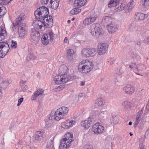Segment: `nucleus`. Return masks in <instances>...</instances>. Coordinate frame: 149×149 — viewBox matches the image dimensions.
<instances>
[{
    "mask_svg": "<svg viewBox=\"0 0 149 149\" xmlns=\"http://www.w3.org/2000/svg\"><path fill=\"white\" fill-rule=\"evenodd\" d=\"M24 14H20L16 18L15 20V22L14 24L16 25H20L19 26L18 29V32L20 37L22 38H24L26 34V31L25 28L22 26L25 25L24 24L22 23L24 19Z\"/></svg>",
    "mask_w": 149,
    "mask_h": 149,
    "instance_id": "nucleus-1",
    "label": "nucleus"
},
{
    "mask_svg": "<svg viewBox=\"0 0 149 149\" xmlns=\"http://www.w3.org/2000/svg\"><path fill=\"white\" fill-rule=\"evenodd\" d=\"M93 66V64L92 62L88 60H84L79 63L78 67L80 72L86 73L92 70Z\"/></svg>",
    "mask_w": 149,
    "mask_h": 149,
    "instance_id": "nucleus-2",
    "label": "nucleus"
},
{
    "mask_svg": "<svg viewBox=\"0 0 149 149\" xmlns=\"http://www.w3.org/2000/svg\"><path fill=\"white\" fill-rule=\"evenodd\" d=\"M68 111V107L64 106L56 110L53 118L55 120L59 121L66 116Z\"/></svg>",
    "mask_w": 149,
    "mask_h": 149,
    "instance_id": "nucleus-3",
    "label": "nucleus"
},
{
    "mask_svg": "<svg viewBox=\"0 0 149 149\" xmlns=\"http://www.w3.org/2000/svg\"><path fill=\"white\" fill-rule=\"evenodd\" d=\"M49 14L48 8L44 6H42L38 8L35 11L34 15L37 18L42 19L45 17H47Z\"/></svg>",
    "mask_w": 149,
    "mask_h": 149,
    "instance_id": "nucleus-4",
    "label": "nucleus"
},
{
    "mask_svg": "<svg viewBox=\"0 0 149 149\" xmlns=\"http://www.w3.org/2000/svg\"><path fill=\"white\" fill-rule=\"evenodd\" d=\"M89 30L90 33L93 36L102 35L104 33L101 26L98 23L91 25Z\"/></svg>",
    "mask_w": 149,
    "mask_h": 149,
    "instance_id": "nucleus-5",
    "label": "nucleus"
},
{
    "mask_svg": "<svg viewBox=\"0 0 149 149\" xmlns=\"http://www.w3.org/2000/svg\"><path fill=\"white\" fill-rule=\"evenodd\" d=\"M96 52L95 48H84L81 50V55L83 58H88L94 56L96 54Z\"/></svg>",
    "mask_w": 149,
    "mask_h": 149,
    "instance_id": "nucleus-6",
    "label": "nucleus"
},
{
    "mask_svg": "<svg viewBox=\"0 0 149 149\" xmlns=\"http://www.w3.org/2000/svg\"><path fill=\"white\" fill-rule=\"evenodd\" d=\"M9 49V45L6 42H0V57L3 58L7 55Z\"/></svg>",
    "mask_w": 149,
    "mask_h": 149,
    "instance_id": "nucleus-7",
    "label": "nucleus"
},
{
    "mask_svg": "<svg viewBox=\"0 0 149 149\" xmlns=\"http://www.w3.org/2000/svg\"><path fill=\"white\" fill-rule=\"evenodd\" d=\"M55 37V35L52 31L47 34H45L41 38L42 43L45 45H47L50 41L53 40Z\"/></svg>",
    "mask_w": 149,
    "mask_h": 149,
    "instance_id": "nucleus-8",
    "label": "nucleus"
},
{
    "mask_svg": "<svg viewBox=\"0 0 149 149\" xmlns=\"http://www.w3.org/2000/svg\"><path fill=\"white\" fill-rule=\"evenodd\" d=\"M129 67L130 68L133 69L134 71L135 72L136 74L139 75H140V74L137 73L136 72L142 71L146 69L145 66L144 64L141 63L136 64L135 63H132L129 65Z\"/></svg>",
    "mask_w": 149,
    "mask_h": 149,
    "instance_id": "nucleus-9",
    "label": "nucleus"
},
{
    "mask_svg": "<svg viewBox=\"0 0 149 149\" xmlns=\"http://www.w3.org/2000/svg\"><path fill=\"white\" fill-rule=\"evenodd\" d=\"M104 129V127L100 125L99 123H97L93 125L92 130L95 134H98L102 133Z\"/></svg>",
    "mask_w": 149,
    "mask_h": 149,
    "instance_id": "nucleus-10",
    "label": "nucleus"
},
{
    "mask_svg": "<svg viewBox=\"0 0 149 149\" xmlns=\"http://www.w3.org/2000/svg\"><path fill=\"white\" fill-rule=\"evenodd\" d=\"M108 45L106 43H99L97 46V49L99 55L103 54L107 50Z\"/></svg>",
    "mask_w": 149,
    "mask_h": 149,
    "instance_id": "nucleus-11",
    "label": "nucleus"
},
{
    "mask_svg": "<svg viewBox=\"0 0 149 149\" xmlns=\"http://www.w3.org/2000/svg\"><path fill=\"white\" fill-rule=\"evenodd\" d=\"M33 26L35 28L38 30L40 29L43 31L45 29L43 21H42L38 19L34 20L33 22Z\"/></svg>",
    "mask_w": 149,
    "mask_h": 149,
    "instance_id": "nucleus-12",
    "label": "nucleus"
},
{
    "mask_svg": "<svg viewBox=\"0 0 149 149\" xmlns=\"http://www.w3.org/2000/svg\"><path fill=\"white\" fill-rule=\"evenodd\" d=\"M42 19L45 27V26L49 27H51L53 24V19L52 16H47Z\"/></svg>",
    "mask_w": 149,
    "mask_h": 149,
    "instance_id": "nucleus-13",
    "label": "nucleus"
},
{
    "mask_svg": "<svg viewBox=\"0 0 149 149\" xmlns=\"http://www.w3.org/2000/svg\"><path fill=\"white\" fill-rule=\"evenodd\" d=\"M75 121L71 119H68L61 124V127L65 129H68L74 125Z\"/></svg>",
    "mask_w": 149,
    "mask_h": 149,
    "instance_id": "nucleus-14",
    "label": "nucleus"
},
{
    "mask_svg": "<svg viewBox=\"0 0 149 149\" xmlns=\"http://www.w3.org/2000/svg\"><path fill=\"white\" fill-rule=\"evenodd\" d=\"M97 16L95 15H91L84 19L83 24L85 25H88L94 22L96 20Z\"/></svg>",
    "mask_w": 149,
    "mask_h": 149,
    "instance_id": "nucleus-15",
    "label": "nucleus"
},
{
    "mask_svg": "<svg viewBox=\"0 0 149 149\" xmlns=\"http://www.w3.org/2000/svg\"><path fill=\"white\" fill-rule=\"evenodd\" d=\"M36 31L35 29H32L30 36V40L33 44L36 45L37 44L39 40V38L36 36Z\"/></svg>",
    "mask_w": 149,
    "mask_h": 149,
    "instance_id": "nucleus-16",
    "label": "nucleus"
},
{
    "mask_svg": "<svg viewBox=\"0 0 149 149\" xmlns=\"http://www.w3.org/2000/svg\"><path fill=\"white\" fill-rule=\"evenodd\" d=\"M54 118H53V115H49L45 119V127L47 128L51 127L52 125V121Z\"/></svg>",
    "mask_w": 149,
    "mask_h": 149,
    "instance_id": "nucleus-17",
    "label": "nucleus"
},
{
    "mask_svg": "<svg viewBox=\"0 0 149 149\" xmlns=\"http://www.w3.org/2000/svg\"><path fill=\"white\" fill-rule=\"evenodd\" d=\"M92 119L91 117L88 118L87 119L83 121L81 123V125L84 129H88L92 124Z\"/></svg>",
    "mask_w": 149,
    "mask_h": 149,
    "instance_id": "nucleus-18",
    "label": "nucleus"
},
{
    "mask_svg": "<svg viewBox=\"0 0 149 149\" xmlns=\"http://www.w3.org/2000/svg\"><path fill=\"white\" fill-rule=\"evenodd\" d=\"M134 88L130 85H127L123 88V91L127 94L131 95L134 92Z\"/></svg>",
    "mask_w": 149,
    "mask_h": 149,
    "instance_id": "nucleus-19",
    "label": "nucleus"
},
{
    "mask_svg": "<svg viewBox=\"0 0 149 149\" xmlns=\"http://www.w3.org/2000/svg\"><path fill=\"white\" fill-rule=\"evenodd\" d=\"M73 134L72 133L68 132L65 135V137L62 139L63 141H65L70 144H71V142L73 141Z\"/></svg>",
    "mask_w": 149,
    "mask_h": 149,
    "instance_id": "nucleus-20",
    "label": "nucleus"
},
{
    "mask_svg": "<svg viewBox=\"0 0 149 149\" xmlns=\"http://www.w3.org/2000/svg\"><path fill=\"white\" fill-rule=\"evenodd\" d=\"M118 26L115 24H111L107 26V29L109 32L113 33L118 29Z\"/></svg>",
    "mask_w": 149,
    "mask_h": 149,
    "instance_id": "nucleus-21",
    "label": "nucleus"
},
{
    "mask_svg": "<svg viewBox=\"0 0 149 149\" xmlns=\"http://www.w3.org/2000/svg\"><path fill=\"white\" fill-rule=\"evenodd\" d=\"M6 36V32L4 24L0 27V41L4 39Z\"/></svg>",
    "mask_w": 149,
    "mask_h": 149,
    "instance_id": "nucleus-22",
    "label": "nucleus"
},
{
    "mask_svg": "<svg viewBox=\"0 0 149 149\" xmlns=\"http://www.w3.org/2000/svg\"><path fill=\"white\" fill-rule=\"evenodd\" d=\"M87 2V0H75L74 2V6L80 8L83 6Z\"/></svg>",
    "mask_w": 149,
    "mask_h": 149,
    "instance_id": "nucleus-23",
    "label": "nucleus"
},
{
    "mask_svg": "<svg viewBox=\"0 0 149 149\" xmlns=\"http://www.w3.org/2000/svg\"><path fill=\"white\" fill-rule=\"evenodd\" d=\"M67 58L68 61H72L73 59V55L74 54V51L72 49H68L66 51Z\"/></svg>",
    "mask_w": 149,
    "mask_h": 149,
    "instance_id": "nucleus-24",
    "label": "nucleus"
},
{
    "mask_svg": "<svg viewBox=\"0 0 149 149\" xmlns=\"http://www.w3.org/2000/svg\"><path fill=\"white\" fill-rule=\"evenodd\" d=\"M134 5L135 2L133 0H132L130 1L127 5H126V10L125 11V12L127 13L130 12L131 9L134 8Z\"/></svg>",
    "mask_w": 149,
    "mask_h": 149,
    "instance_id": "nucleus-25",
    "label": "nucleus"
},
{
    "mask_svg": "<svg viewBox=\"0 0 149 149\" xmlns=\"http://www.w3.org/2000/svg\"><path fill=\"white\" fill-rule=\"evenodd\" d=\"M43 133L40 131H36L35 134V138L38 141H40L43 138Z\"/></svg>",
    "mask_w": 149,
    "mask_h": 149,
    "instance_id": "nucleus-26",
    "label": "nucleus"
},
{
    "mask_svg": "<svg viewBox=\"0 0 149 149\" xmlns=\"http://www.w3.org/2000/svg\"><path fill=\"white\" fill-rule=\"evenodd\" d=\"M147 17V15L141 13H136L135 15V19L136 20L141 21L143 20L145 17Z\"/></svg>",
    "mask_w": 149,
    "mask_h": 149,
    "instance_id": "nucleus-27",
    "label": "nucleus"
},
{
    "mask_svg": "<svg viewBox=\"0 0 149 149\" xmlns=\"http://www.w3.org/2000/svg\"><path fill=\"white\" fill-rule=\"evenodd\" d=\"M44 92V90L42 89H40L36 91L34 94L32 95L31 99L32 100H35L38 96L42 95Z\"/></svg>",
    "mask_w": 149,
    "mask_h": 149,
    "instance_id": "nucleus-28",
    "label": "nucleus"
},
{
    "mask_svg": "<svg viewBox=\"0 0 149 149\" xmlns=\"http://www.w3.org/2000/svg\"><path fill=\"white\" fill-rule=\"evenodd\" d=\"M112 22V18L109 16L105 17L102 19V22L104 24H107L109 25Z\"/></svg>",
    "mask_w": 149,
    "mask_h": 149,
    "instance_id": "nucleus-29",
    "label": "nucleus"
},
{
    "mask_svg": "<svg viewBox=\"0 0 149 149\" xmlns=\"http://www.w3.org/2000/svg\"><path fill=\"white\" fill-rule=\"evenodd\" d=\"M71 145L67 143L65 141H63L62 140H61L59 146L60 149H66L68 147H69Z\"/></svg>",
    "mask_w": 149,
    "mask_h": 149,
    "instance_id": "nucleus-30",
    "label": "nucleus"
},
{
    "mask_svg": "<svg viewBox=\"0 0 149 149\" xmlns=\"http://www.w3.org/2000/svg\"><path fill=\"white\" fill-rule=\"evenodd\" d=\"M129 29L131 32L137 31L138 29L136 23L134 22H132L129 26Z\"/></svg>",
    "mask_w": 149,
    "mask_h": 149,
    "instance_id": "nucleus-31",
    "label": "nucleus"
},
{
    "mask_svg": "<svg viewBox=\"0 0 149 149\" xmlns=\"http://www.w3.org/2000/svg\"><path fill=\"white\" fill-rule=\"evenodd\" d=\"M59 1L49 2L48 6L52 8L56 9L59 6Z\"/></svg>",
    "mask_w": 149,
    "mask_h": 149,
    "instance_id": "nucleus-32",
    "label": "nucleus"
},
{
    "mask_svg": "<svg viewBox=\"0 0 149 149\" xmlns=\"http://www.w3.org/2000/svg\"><path fill=\"white\" fill-rule=\"evenodd\" d=\"M61 80L62 84H64L67 83L70 79V77L69 75L64 74L61 75Z\"/></svg>",
    "mask_w": 149,
    "mask_h": 149,
    "instance_id": "nucleus-33",
    "label": "nucleus"
},
{
    "mask_svg": "<svg viewBox=\"0 0 149 149\" xmlns=\"http://www.w3.org/2000/svg\"><path fill=\"white\" fill-rule=\"evenodd\" d=\"M120 0H111L108 4V6L109 8L117 6Z\"/></svg>",
    "mask_w": 149,
    "mask_h": 149,
    "instance_id": "nucleus-34",
    "label": "nucleus"
},
{
    "mask_svg": "<svg viewBox=\"0 0 149 149\" xmlns=\"http://www.w3.org/2000/svg\"><path fill=\"white\" fill-rule=\"evenodd\" d=\"M68 70L67 67L64 65H61L59 68V72L61 74L65 73Z\"/></svg>",
    "mask_w": 149,
    "mask_h": 149,
    "instance_id": "nucleus-35",
    "label": "nucleus"
},
{
    "mask_svg": "<svg viewBox=\"0 0 149 149\" xmlns=\"http://www.w3.org/2000/svg\"><path fill=\"white\" fill-rule=\"evenodd\" d=\"M53 140H49L47 142L46 147L48 149H54Z\"/></svg>",
    "mask_w": 149,
    "mask_h": 149,
    "instance_id": "nucleus-36",
    "label": "nucleus"
},
{
    "mask_svg": "<svg viewBox=\"0 0 149 149\" xmlns=\"http://www.w3.org/2000/svg\"><path fill=\"white\" fill-rule=\"evenodd\" d=\"M104 102L102 98H100L97 99L95 101V104L98 106H101L102 105Z\"/></svg>",
    "mask_w": 149,
    "mask_h": 149,
    "instance_id": "nucleus-37",
    "label": "nucleus"
},
{
    "mask_svg": "<svg viewBox=\"0 0 149 149\" xmlns=\"http://www.w3.org/2000/svg\"><path fill=\"white\" fill-rule=\"evenodd\" d=\"M122 106L123 108L128 109L131 108V104L130 102L125 101L123 102L122 104Z\"/></svg>",
    "mask_w": 149,
    "mask_h": 149,
    "instance_id": "nucleus-38",
    "label": "nucleus"
},
{
    "mask_svg": "<svg viewBox=\"0 0 149 149\" xmlns=\"http://www.w3.org/2000/svg\"><path fill=\"white\" fill-rule=\"evenodd\" d=\"M61 75H56L55 76L54 78V80L56 84H62L61 80Z\"/></svg>",
    "mask_w": 149,
    "mask_h": 149,
    "instance_id": "nucleus-39",
    "label": "nucleus"
},
{
    "mask_svg": "<svg viewBox=\"0 0 149 149\" xmlns=\"http://www.w3.org/2000/svg\"><path fill=\"white\" fill-rule=\"evenodd\" d=\"M81 10L79 8H74L70 11V13L72 15H77L81 12Z\"/></svg>",
    "mask_w": 149,
    "mask_h": 149,
    "instance_id": "nucleus-40",
    "label": "nucleus"
},
{
    "mask_svg": "<svg viewBox=\"0 0 149 149\" xmlns=\"http://www.w3.org/2000/svg\"><path fill=\"white\" fill-rule=\"evenodd\" d=\"M107 114V111H101L98 113V116L99 118L102 119L106 116Z\"/></svg>",
    "mask_w": 149,
    "mask_h": 149,
    "instance_id": "nucleus-41",
    "label": "nucleus"
},
{
    "mask_svg": "<svg viewBox=\"0 0 149 149\" xmlns=\"http://www.w3.org/2000/svg\"><path fill=\"white\" fill-rule=\"evenodd\" d=\"M118 116H114L112 117L110 119V122L111 123L113 124H117L118 122Z\"/></svg>",
    "mask_w": 149,
    "mask_h": 149,
    "instance_id": "nucleus-42",
    "label": "nucleus"
},
{
    "mask_svg": "<svg viewBox=\"0 0 149 149\" xmlns=\"http://www.w3.org/2000/svg\"><path fill=\"white\" fill-rule=\"evenodd\" d=\"M142 5L146 8H149V0H141Z\"/></svg>",
    "mask_w": 149,
    "mask_h": 149,
    "instance_id": "nucleus-43",
    "label": "nucleus"
},
{
    "mask_svg": "<svg viewBox=\"0 0 149 149\" xmlns=\"http://www.w3.org/2000/svg\"><path fill=\"white\" fill-rule=\"evenodd\" d=\"M37 58V57L34 55L30 53L26 57L27 60L29 61L31 60H35Z\"/></svg>",
    "mask_w": 149,
    "mask_h": 149,
    "instance_id": "nucleus-44",
    "label": "nucleus"
},
{
    "mask_svg": "<svg viewBox=\"0 0 149 149\" xmlns=\"http://www.w3.org/2000/svg\"><path fill=\"white\" fill-rule=\"evenodd\" d=\"M126 5L124 3H121L120 5L117 7V9L119 10H122L126 9Z\"/></svg>",
    "mask_w": 149,
    "mask_h": 149,
    "instance_id": "nucleus-45",
    "label": "nucleus"
},
{
    "mask_svg": "<svg viewBox=\"0 0 149 149\" xmlns=\"http://www.w3.org/2000/svg\"><path fill=\"white\" fill-rule=\"evenodd\" d=\"M12 0H0V4L4 5L8 4Z\"/></svg>",
    "mask_w": 149,
    "mask_h": 149,
    "instance_id": "nucleus-46",
    "label": "nucleus"
},
{
    "mask_svg": "<svg viewBox=\"0 0 149 149\" xmlns=\"http://www.w3.org/2000/svg\"><path fill=\"white\" fill-rule=\"evenodd\" d=\"M6 12V10L5 7L3 6H0V12L3 15L5 14Z\"/></svg>",
    "mask_w": 149,
    "mask_h": 149,
    "instance_id": "nucleus-47",
    "label": "nucleus"
},
{
    "mask_svg": "<svg viewBox=\"0 0 149 149\" xmlns=\"http://www.w3.org/2000/svg\"><path fill=\"white\" fill-rule=\"evenodd\" d=\"M142 113L143 111L142 110L139 111L137 114V116L136 118V120H139V118L141 117V116Z\"/></svg>",
    "mask_w": 149,
    "mask_h": 149,
    "instance_id": "nucleus-48",
    "label": "nucleus"
},
{
    "mask_svg": "<svg viewBox=\"0 0 149 149\" xmlns=\"http://www.w3.org/2000/svg\"><path fill=\"white\" fill-rule=\"evenodd\" d=\"M11 46L12 48H16L17 47V42L13 40H12L11 44Z\"/></svg>",
    "mask_w": 149,
    "mask_h": 149,
    "instance_id": "nucleus-49",
    "label": "nucleus"
},
{
    "mask_svg": "<svg viewBox=\"0 0 149 149\" xmlns=\"http://www.w3.org/2000/svg\"><path fill=\"white\" fill-rule=\"evenodd\" d=\"M149 134V127L146 130L145 134L144 135L143 141H144L145 139L146 138V136H147Z\"/></svg>",
    "mask_w": 149,
    "mask_h": 149,
    "instance_id": "nucleus-50",
    "label": "nucleus"
},
{
    "mask_svg": "<svg viewBox=\"0 0 149 149\" xmlns=\"http://www.w3.org/2000/svg\"><path fill=\"white\" fill-rule=\"evenodd\" d=\"M50 0H41V3L42 4H47L48 5L49 3Z\"/></svg>",
    "mask_w": 149,
    "mask_h": 149,
    "instance_id": "nucleus-51",
    "label": "nucleus"
},
{
    "mask_svg": "<svg viewBox=\"0 0 149 149\" xmlns=\"http://www.w3.org/2000/svg\"><path fill=\"white\" fill-rule=\"evenodd\" d=\"M24 100V98L23 97H21L19 99L18 101V103L17 105L18 106H19L21 104V103L23 102Z\"/></svg>",
    "mask_w": 149,
    "mask_h": 149,
    "instance_id": "nucleus-52",
    "label": "nucleus"
},
{
    "mask_svg": "<svg viewBox=\"0 0 149 149\" xmlns=\"http://www.w3.org/2000/svg\"><path fill=\"white\" fill-rule=\"evenodd\" d=\"M115 60L112 58H111L109 59L108 62L110 65H112L115 63Z\"/></svg>",
    "mask_w": 149,
    "mask_h": 149,
    "instance_id": "nucleus-53",
    "label": "nucleus"
},
{
    "mask_svg": "<svg viewBox=\"0 0 149 149\" xmlns=\"http://www.w3.org/2000/svg\"><path fill=\"white\" fill-rule=\"evenodd\" d=\"M143 42L149 45V36L143 40Z\"/></svg>",
    "mask_w": 149,
    "mask_h": 149,
    "instance_id": "nucleus-54",
    "label": "nucleus"
},
{
    "mask_svg": "<svg viewBox=\"0 0 149 149\" xmlns=\"http://www.w3.org/2000/svg\"><path fill=\"white\" fill-rule=\"evenodd\" d=\"M21 86V88L22 91H25L27 89V86L25 85H22Z\"/></svg>",
    "mask_w": 149,
    "mask_h": 149,
    "instance_id": "nucleus-55",
    "label": "nucleus"
},
{
    "mask_svg": "<svg viewBox=\"0 0 149 149\" xmlns=\"http://www.w3.org/2000/svg\"><path fill=\"white\" fill-rule=\"evenodd\" d=\"M139 120H136L134 124V127H136L139 122Z\"/></svg>",
    "mask_w": 149,
    "mask_h": 149,
    "instance_id": "nucleus-56",
    "label": "nucleus"
},
{
    "mask_svg": "<svg viewBox=\"0 0 149 149\" xmlns=\"http://www.w3.org/2000/svg\"><path fill=\"white\" fill-rule=\"evenodd\" d=\"M79 97H85V95L84 93H81L79 94Z\"/></svg>",
    "mask_w": 149,
    "mask_h": 149,
    "instance_id": "nucleus-57",
    "label": "nucleus"
},
{
    "mask_svg": "<svg viewBox=\"0 0 149 149\" xmlns=\"http://www.w3.org/2000/svg\"><path fill=\"white\" fill-rule=\"evenodd\" d=\"M132 102L134 103V104L135 105H137L138 103V101L135 99H133L132 100Z\"/></svg>",
    "mask_w": 149,
    "mask_h": 149,
    "instance_id": "nucleus-58",
    "label": "nucleus"
},
{
    "mask_svg": "<svg viewBox=\"0 0 149 149\" xmlns=\"http://www.w3.org/2000/svg\"><path fill=\"white\" fill-rule=\"evenodd\" d=\"M137 56L138 55L136 54L133 53V54H132V57L134 59L136 58H137Z\"/></svg>",
    "mask_w": 149,
    "mask_h": 149,
    "instance_id": "nucleus-59",
    "label": "nucleus"
},
{
    "mask_svg": "<svg viewBox=\"0 0 149 149\" xmlns=\"http://www.w3.org/2000/svg\"><path fill=\"white\" fill-rule=\"evenodd\" d=\"M26 83V81L21 80L20 81V85L22 86V85H25Z\"/></svg>",
    "mask_w": 149,
    "mask_h": 149,
    "instance_id": "nucleus-60",
    "label": "nucleus"
},
{
    "mask_svg": "<svg viewBox=\"0 0 149 149\" xmlns=\"http://www.w3.org/2000/svg\"><path fill=\"white\" fill-rule=\"evenodd\" d=\"M64 88V86L63 85H60L58 86L57 88L58 89V90H60L63 89Z\"/></svg>",
    "mask_w": 149,
    "mask_h": 149,
    "instance_id": "nucleus-61",
    "label": "nucleus"
},
{
    "mask_svg": "<svg viewBox=\"0 0 149 149\" xmlns=\"http://www.w3.org/2000/svg\"><path fill=\"white\" fill-rule=\"evenodd\" d=\"M136 44L137 45H140L141 44V41L139 40L136 42Z\"/></svg>",
    "mask_w": 149,
    "mask_h": 149,
    "instance_id": "nucleus-62",
    "label": "nucleus"
},
{
    "mask_svg": "<svg viewBox=\"0 0 149 149\" xmlns=\"http://www.w3.org/2000/svg\"><path fill=\"white\" fill-rule=\"evenodd\" d=\"M68 40V38L67 37H65V38L64 40L63 41V42L64 43H67V41Z\"/></svg>",
    "mask_w": 149,
    "mask_h": 149,
    "instance_id": "nucleus-63",
    "label": "nucleus"
},
{
    "mask_svg": "<svg viewBox=\"0 0 149 149\" xmlns=\"http://www.w3.org/2000/svg\"><path fill=\"white\" fill-rule=\"evenodd\" d=\"M85 82L84 81H82L80 83V85L81 86H84L85 84Z\"/></svg>",
    "mask_w": 149,
    "mask_h": 149,
    "instance_id": "nucleus-64",
    "label": "nucleus"
}]
</instances>
